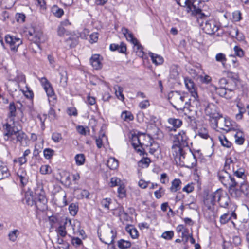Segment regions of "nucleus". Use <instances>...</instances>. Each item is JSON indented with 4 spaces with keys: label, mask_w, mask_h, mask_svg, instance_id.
<instances>
[{
    "label": "nucleus",
    "mask_w": 249,
    "mask_h": 249,
    "mask_svg": "<svg viewBox=\"0 0 249 249\" xmlns=\"http://www.w3.org/2000/svg\"><path fill=\"white\" fill-rule=\"evenodd\" d=\"M24 200L29 206H35L36 209L40 211H44L47 208V199L45 195V192L42 184H37L34 189V192L28 191L25 194Z\"/></svg>",
    "instance_id": "1"
},
{
    "label": "nucleus",
    "mask_w": 249,
    "mask_h": 249,
    "mask_svg": "<svg viewBox=\"0 0 249 249\" xmlns=\"http://www.w3.org/2000/svg\"><path fill=\"white\" fill-rule=\"evenodd\" d=\"M171 152L173 157L177 163L180 165L192 168L196 164V159L195 155L190 151L186 153L184 149L176 145H172Z\"/></svg>",
    "instance_id": "2"
},
{
    "label": "nucleus",
    "mask_w": 249,
    "mask_h": 249,
    "mask_svg": "<svg viewBox=\"0 0 249 249\" xmlns=\"http://www.w3.org/2000/svg\"><path fill=\"white\" fill-rule=\"evenodd\" d=\"M12 121V124L6 123L3 125L4 135L8 138L15 136L16 142H19L20 145L22 146H27L29 142L27 135L21 129H18L16 127L13 119Z\"/></svg>",
    "instance_id": "3"
},
{
    "label": "nucleus",
    "mask_w": 249,
    "mask_h": 249,
    "mask_svg": "<svg viewBox=\"0 0 249 249\" xmlns=\"http://www.w3.org/2000/svg\"><path fill=\"white\" fill-rule=\"evenodd\" d=\"M168 99L174 107L177 110H182L185 108L188 100L186 95L177 91L170 92L168 94Z\"/></svg>",
    "instance_id": "4"
},
{
    "label": "nucleus",
    "mask_w": 249,
    "mask_h": 249,
    "mask_svg": "<svg viewBox=\"0 0 249 249\" xmlns=\"http://www.w3.org/2000/svg\"><path fill=\"white\" fill-rule=\"evenodd\" d=\"M122 32L126 40L136 46V53L137 55L143 59L147 58L143 51L142 46L140 44L138 40L134 37L133 34L129 32L128 29L124 27L122 29Z\"/></svg>",
    "instance_id": "5"
},
{
    "label": "nucleus",
    "mask_w": 249,
    "mask_h": 249,
    "mask_svg": "<svg viewBox=\"0 0 249 249\" xmlns=\"http://www.w3.org/2000/svg\"><path fill=\"white\" fill-rule=\"evenodd\" d=\"M178 4L182 7H186L187 13L191 12L192 15L198 16V18H203L205 17L204 13H202L200 9L196 8L194 5L195 0H176Z\"/></svg>",
    "instance_id": "6"
},
{
    "label": "nucleus",
    "mask_w": 249,
    "mask_h": 249,
    "mask_svg": "<svg viewBox=\"0 0 249 249\" xmlns=\"http://www.w3.org/2000/svg\"><path fill=\"white\" fill-rule=\"evenodd\" d=\"M202 30L209 35L214 34L219 28V23L214 19H204L201 25Z\"/></svg>",
    "instance_id": "7"
},
{
    "label": "nucleus",
    "mask_w": 249,
    "mask_h": 249,
    "mask_svg": "<svg viewBox=\"0 0 249 249\" xmlns=\"http://www.w3.org/2000/svg\"><path fill=\"white\" fill-rule=\"evenodd\" d=\"M216 191L207 195L204 198V204L208 210L212 212V216L214 218L216 217L215 204L216 201Z\"/></svg>",
    "instance_id": "8"
},
{
    "label": "nucleus",
    "mask_w": 249,
    "mask_h": 249,
    "mask_svg": "<svg viewBox=\"0 0 249 249\" xmlns=\"http://www.w3.org/2000/svg\"><path fill=\"white\" fill-rule=\"evenodd\" d=\"M173 145H176L184 149L188 147V138L184 131H181L173 137Z\"/></svg>",
    "instance_id": "9"
},
{
    "label": "nucleus",
    "mask_w": 249,
    "mask_h": 249,
    "mask_svg": "<svg viewBox=\"0 0 249 249\" xmlns=\"http://www.w3.org/2000/svg\"><path fill=\"white\" fill-rule=\"evenodd\" d=\"M219 181L225 186H230L232 183V181L235 180L231 175V173L225 170L219 171L217 173Z\"/></svg>",
    "instance_id": "10"
},
{
    "label": "nucleus",
    "mask_w": 249,
    "mask_h": 249,
    "mask_svg": "<svg viewBox=\"0 0 249 249\" xmlns=\"http://www.w3.org/2000/svg\"><path fill=\"white\" fill-rule=\"evenodd\" d=\"M216 201L221 207L227 208L230 202V199L226 193L222 189H217L216 191Z\"/></svg>",
    "instance_id": "11"
},
{
    "label": "nucleus",
    "mask_w": 249,
    "mask_h": 249,
    "mask_svg": "<svg viewBox=\"0 0 249 249\" xmlns=\"http://www.w3.org/2000/svg\"><path fill=\"white\" fill-rule=\"evenodd\" d=\"M6 43L9 44L10 48L13 52H17L18 47L22 43V40L14 36L7 35L5 36Z\"/></svg>",
    "instance_id": "12"
},
{
    "label": "nucleus",
    "mask_w": 249,
    "mask_h": 249,
    "mask_svg": "<svg viewBox=\"0 0 249 249\" xmlns=\"http://www.w3.org/2000/svg\"><path fill=\"white\" fill-rule=\"evenodd\" d=\"M205 114L209 116L211 118L215 120V123L218 124L217 119L222 118V116L218 113L217 111L216 106L213 104L209 103L208 104L205 109Z\"/></svg>",
    "instance_id": "13"
},
{
    "label": "nucleus",
    "mask_w": 249,
    "mask_h": 249,
    "mask_svg": "<svg viewBox=\"0 0 249 249\" xmlns=\"http://www.w3.org/2000/svg\"><path fill=\"white\" fill-rule=\"evenodd\" d=\"M235 89V84L232 88L227 87L226 88H216V92L220 96L225 98L227 99H231L234 95V89Z\"/></svg>",
    "instance_id": "14"
},
{
    "label": "nucleus",
    "mask_w": 249,
    "mask_h": 249,
    "mask_svg": "<svg viewBox=\"0 0 249 249\" xmlns=\"http://www.w3.org/2000/svg\"><path fill=\"white\" fill-rule=\"evenodd\" d=\"M72 226L71 221L69 219H65L64 222L60 225L58 228L56 230L58 235L62 237H65L67 235L66 227L68 226Z\"/></svg>",
    "instance_id": "15"
},
{
    "label": "nucleus",
    "mask_w": 249,
    "mask_h": 249,
    "mask_svg": "<svg viewBox=\"0 0 249 249\" xmlns=\"http://www.w3.org/2000/svg\"><path fill=\"white\" fill-rule=\"evenodd\" d=\"M184 83L186 88L191 93L192 96L194 97V100H196L198 96L193 81L190 78H185Z\"/></svg>",
    "instance_id": "16"
},
{
    "label": "nucleus",
    "mask_w": 249,
    "mask_h": 249,
    "mask_svg": "<svg viewBox=\"0 0 249 249\" xmlns=\"http://www.w3.org/2000/svg\"><path fill=\"white\" fill-rule=\"evenodd\" d=\"M238 183L235 181H232V184L229 186V192L231 196L235 198L239 197L241 196L242 194L241 190L236 188V186L237 185Z\"/></svg>",
    "instance_id": "17"
},
{
    "label": "nucleus",
    "mask_w": 249,
    "mask_h": 249,
    "mask_svg": "<svg viewBox=\"0 0 249 249\" xmlns=\"http://www.w3.org/2000/svg\"><path fill=\"white\" fill-rule=\"evenodd\" d=\"M131 141L132 145L135 150L139 153L140 155H144V152L141 149V146L140 145L139 135H132Z\"/></svg>",
    "instance_id": "18"
},
{
    "label": "nucleus",
    "mask_w": 249,
    "mask_h": 249,
    "mask_svg": "<svg viewBox=\"0 0 249 249\" xmlns=\"http://www.w3.org/2000/svg\"><path fill=\"white\" fill-rule=\"evenodd\" d=\"M100 56L99 54H95L92 55L90 59V64L95 70L100 69L102 67Z\"/></svg>",
    "instance_id": "19"
},
{
    "label": "nucleus",
    "mask_w": 249,
    "mask_h": 249,
    "mask_svg": "<svg viewBox=\"0 0 249 249\" xmlns=\"http://www.w3.org/2000/svg\"><path fill=\"white\" fill-rule=\"evenodd\" d=\"M110 234V238L107 239V241H105L104 239L102 240V238H100V240L106 244H108V249H117L114 245L113 244L114 240L116 237V231L113 230H111V232L109 233Z\"/></svg>",
    "instance_id": "20"
},
{
    "label": "nucleus",
    "mask_w": 249,
    "mask_h": 249,
    "mask_svg": "<svg viewBox=\"0 0 249 249\" xmlns=\"http://www.w3.org/2000/svg\"><path fill=\"white\" fill-rule=\"evenodd\" d=\"M110 50L112 51H117L120 53H124L127 50L126 45L124 42H121L120 44H111L109 46Z\"/></svg>",
    "instance_id": "21"
},
{
    "label": "nucleus",
    "mask_w": 249,
    "mask_h": 249,
    "mask_svg": "<svg viewBox=\"0 0 249 249\" xmlns=\"http://www.w3.org/2000/svg\"><path fill=\"white\" fill-rule=\"evenodd\" d=\"M17 175L19 178L22 185H25L28 181V177L25 170L22 168H20L17 172Z\"/></svg>",
    "instance_id": "22"
},
{
    "label": "nucleus",
    "mask_w": 249,
    "mask_h": 249,
    "mask_svg": "<svg viewBox=\"0 0 249 249\" xmlns=\"http://www.w3.org/2000/svg\"><path fill=\"white\" fill-rule=\"evenodd\" d=\"M182 182L180 179L175 178L171 183V186L170 190L172 193H175L180 190L181 188Z\"/></svg>",
    "instance_id": "23"
},
{
    "label": "nucleus",
    "mask_w": 249,
    "mask_h": 249,
    "mask_svg": "<svg viewBox=\"0 0 249 249\" xmlns=\"http://www.w3.org/2000/svg\"><path fill=\"white\" fill-rule=\"evenodd\" d=\"M236 163H237L233 162L231 157L226 158L223 170H225L231 173L232 169H235L236 168V167H235Z\"/></svg>",
    "instance_id": "24"
},
{
    "label": "nucleus",
    "mask_w": 249,
    "mask_h": 249,
    "mask_svg": "<svg viewBox=\"0 0 249 249\" xmlns=\"http://www.w3.org/2000/svg\"><path fill=\"white\" fill-rule=\"evenodd\" d=\"M232 217L234 219L236 218V214L234 212L231 213H226L221 215L220 217V222L222 224L227 223Z\"/></svg>",
    "instance_id": "25"
},
{
    "label": "nucleus",
    "mask_w": 249,
    "mask_h": 249,
    "mask_svg": "<svg viewBox=\"0 0 249 249\" xmlns=\"http://www.w3.org/2000/svg\"><path fill=\"white\" fill-rule=\"evenodd\" d=\"M168 122L173 126V128L170 130L174 131H176V128L179 127L182 124L181 120L172 118H169Z\"/></svg>",
    "instance_id": "26"
},
{
    "label": "nucleus",
    "mask_w": 249,
    "mask_h": 249,
    "mask_svg": "<svg viewBox=\"0 0 249 249\" xmlns=\"http://www.w3.org/2000/svg\"><path fill=\"white\" fill-rule=\"evenodd\" d=\"M149 54L151 58L152 62L155 65H161L163 63L164 59L162 56L151 52Z\"/></svg>",
    "instance_id": "27"
},
{
    "label": "nucleus",
    "mask_w": 249,
    "mask_h": 249,
    "mask_svg": "<svg viewBox=\"0 0 249 249\" xmlns=\"http://www.w3.org/2000/svg\"><path fill=\"white\" fill-rule=\"evenodd\" d=\"M235 142L239 144L242 145L244 143L245 141L244 134L241 130L236 131L234 134Z\"/></svg>",
    "instance_id": "28"
},
{
    "label": "nucleus",
    "mask_w": 249,
    "mask_h": 249,
    "mask_svg": "<svg viewBox=\"0 0 249 249\" xmlns=\"http://www.w3.org/2000/svg\"><path fill=\"white\" fill-rule=\"evenodd\" d=\"M125 230L133 239H136L138 237V231L133 226L128 225L126 226Z\"/></svg>",
    "instance_id": "29"
},
{
    "label": "nucleus",
    "mask_w": 249,
    "mask_h": 249,
    "mask_svg": "<svg viewBox=\"0 0 249 249\" xmlns=\"http://www.w3.org/2000/svg\"><path fill=\"white\" fill-rule=\"evenodd\" d=\"M17 1V0H1L0 6L4 9H10Z\"/></svg>",
    "instance_id": "30"
},
{
    "label": "nucleus",
    "mask_w": 249,
    "mask_h": 249,
    "mask_svg": "<svg viewBox=\"0 0 249 249\" xmlns=\"http://www.w3.org/2000/svg\"><path fill=\"white\" fill-rule=\"evenodd\" d=\"M42 36V33L40 32H35V34L32 38H30L33 41L32 46L35 45L38 49H39V43L40 42V37Z\"/></svg>",
    "instance_id": "31"
},
{
    "label": "nucleus",
    "mask_w": 249,
    "mask_h": 249,
    "mask_svg": "<svg viewBox=\"0 0 249 249\" xmlns=\"http://www.w3.org/2000/svg\"><path fill=\"white\" fill-rule=\"evenodd\" d=\"M118 165V161L115 158L111 157L107 161V166L111 170L117 169Z\"/></svg>",
    "instance_id": "32"
},
{
    "label": "nucleus",
    "mask_w": 249,
    "mask_h": 249,
    "mask_svg": "<svg viewBox=\"0 0 249 249\" xmlns=\"http://www.w3.org/2000/svg\"><path fill=\"white\" fill-rule=\"evenodd\" d=\"M169 77L171 79L178 80V72L177 66L173 65L170 67Z\"/></svg>",
    "instance_id": "33"
},
{
    "label": "nucleus",
    "mask_w": 249,
    "mask_h": 249,
    "mask_svg": "<svg viewBox=\"0 0 249 249\" xmlns=\"http://www.w3.org/2000/svg\"><path fill=\"white\" fill-rule=\"evenodd\" d=\"M118 247L121 249H126L131 246L130 242L124 239H120L117 242Z\"/></svg>",
    "instance_id": "34"
},
{
    "label": "nucleus",
    "mask_w": 249,
    "mask_h": 249,
    "mask_svg": "<svg viewBox=\"0 0 249 249\" xmlns=\"http://www.w3.org/2000/svg\"><path fill=\"white\" fill-rule=\"evenodd\" d=\"M232 172L233 173V175L238 178L244 179L246 177L244 170L242 168L238 169L237 165L235 169H232Z\"/></svg>",
    "instance_id": "35"
},
{
    "label": "nucleus",
    "mask_w": 249,
    "mask_h": 249,
    "mask_svg": "<svg viewBox=\"0 0 249 249\" xmlns=\"http://www.w3.org/2000/svg\"><path fill=\"white\" fill-rule=\"evenodd\" d=\"M12 80L16 83L18 84L19 85H20V84L21 83L25 84L26 82L25 75L20 72H17L16 76Z\"/></svg>",
    "instance_id": "36"
},
{
    "label": "nucleus",
    "mask_w": 249,
    "mask_h": 249,
    "mask_svg": "<svg viewBox=\"0 0 249 249\" xmlns=\"http://www.w3.org/2000/svg\"><path fill=\"white\" fill-rule=\"evenodd\" d=\"M114 89L115 90V92L117 98L123 101L124 99V96L122 92L123 91V89L118 85H115L114 87Z\"/></svg>",
    "instance_id": "37"
},
{
    "label": "nucleus",
    "mask_w": 249,
    "mask_h": 249,
    "mask_svg": "<svg viewBox=\"0 0 249 249\" xmlns=\"http://www.w3.org/2000/svg\"><path fill=\"white\" fill-rule=\"evenodd\" d=\"M10 175V172L6 166L0 169V180L8 178Z\"/></svg>",
    "instance_id": "38"
},
{
    "label": "nucleus",
    "mask_w": 249,
    "mask_h": 249,
    "mask_svg": "<svg viewBox=\"0 0 249 249\" xmlns=\"http://www.w3.org/2000/svg\"><path fill=\"white\" fill-rule=\"evenodd\" d=\"M121 117V118L125 121H131L134 119L132 114L130 112L127 111H123L122 113Z\"/></svg>",
    "instance_id": "39"
},
{
    "label": "nucleus",
    "mask_w": 249,
    "mask_h": 249,
    "mask_svg": "<svg viewBox=\"0 0 249 249\" xmlns=\"http://www.w3.org/2000/svg\"><path fill=\"white\" fill-rule=\"evenodd\" d=\"M224 123L225 127L220 126L219 127V128L226 131V132L230 131V126H231V124L232 123V120H231L230 118H225L224 120Z\"/></svg>",
    "instance_id": "40"
},
{
    "label": "nucleus",
    "mask_w": 249,
    "mask_h": 249,
    "mask_svg": "<svg viewBox=\"0 0 249 249\" xmlns=\"http://www.w3.org/2000/svg\"><path fill=\"white\" fill-rule=\"evenodd\" d=\"M60 74L61 76L60 80V84L63 87H66L68 80L67 73L66 71H64L60 72Z\"/></svg>",
    "instance_id": "41"
},
{
    "label": "nucleus",
    "mask_w": 249,
    "mask_h": 249,
    "mask_svg": "<svg viewBox=\"0 0 249 249\" xmlns=\"http://www.w3.org/2000/svg\"><path fill=\"white\" fill-rule=\"evenodd\" d=\"M19 234V231L17 229H15L10 231L8 234L9 239L12 242L16 241L18 235Z\"/></svg>",
    "instance_id": "42"
},
{
    "label": "nucleus",
    "mask_w": 249,
    "mask_h": 249,
    "mask_svg": "<svg viewBox=\"0 0 249 249\" xmlns=\"http://www.w3.org/2000/svg\"><path fill=\"white\" fill-rule=\"evenodd\" d=\"M75 160L77 165H82L84 164L85 161L84 155L83 154H77L75 156Z\"/></svg>",
    "instance_id": "43"
},
{
    "label": "nucleus",
    "mask_w": 249,
    "mask_h": 249,
    "mask_svg": "<svg viewBox=\"0 0 249 249\" xmlns=\"http://www.w3.org/2000/svg\"><path fill=\"white\" fill-rule=\"evenodd\" d=\"M44 89L45 90L49 99L50 98H53V99L54 98V97L55 96V94L52 85H50L49 87L47 86L44 88Z\"/></svg>",
    "instance_id": "44"
},
{
    "label": "nucleus",
    "mask_w": 249,
    "mask_h": 249,
    "mask_svg": "<svg viewBox=\"0 0 249 249\" xmlns=\"http://www.w3.org/2000/svg\"><path fill=\"white\" fill-rule=\"evenodd\" d=\"M139 138L140 139V145L141 146V149L143 151V148L142 147L143 146H146L148 147L149 146L148 144L144 142V141L147 139H150L149 137L148 136H146L144 134H140L139 135Z\"/></svg>",
    "instance_id": "45"
},
{
    "label": "nucleus",
    "mask_w": 249,
    "mask_h": 249,
    "mask_svg": "<svg viewBox=\"0 0 249 249\" xmlns=\"http://www.w3.org/2000/svg\"><path fill=\"white\" fill-rule=\"evenodd\" d=\"M11 81L8 86V88L10 91L13 92L16 91L18 89H20V85L16 83L12 80Z\"/></svg>",
    "instance_id": "46"
},
{
    "label": "nucleus",
    "mask_w": 249,
    "mask_h": 249,
    "mask_svg": "<svg viewBox=\"0 0 249 249\" xmlns=\"http://www.w3.org/2000/svg\"><path fill=\"white\" fill-rule=\"evenodd\" d=\"M239 30L236 26H230L229 27L228 33L229 35L232 38H234L235 36H237Z\"/></svg>",
    "instance_id": "47"
},
{
    "label": "nucleus",
    "mask_w": 249,
    "mask_h": 249,
    "mask_svg": "<svg viewBox=\"0 0 249 249\" xmlns=\"http://www.w3.org/2000/svg\"><path fill=\"white\" fill-rule=\"evenodd\" d=\"M159 148V146L157 143L155 142H150L149 152L150 154L154 155L158 150Z\"/></svg>",
    "instance_id": "48"
},
{
    "label": "nucleus",
    "mask_w": 249,
    "mask_h": 249,
    "mask_svg": "<svg viewBox=\"0 0 249 249\" xmlns=\"http://www.w3.org/2000/svg\"><path fill=\"white\" fill-rule=\"evenodd\" d=\"M219 139L222 146L227 148H230L231 146V142L228 141L224 136L219 137Z\"/></svg>",
    "instance_id": "49"
},
{
    "label": "nucleus",
    "mask_w": 249,
    "mask_h": 249,
    "mask_svg": "<svg viewBox=\"0 0 249 249\" xmlns=\"http://www.w3.org/2000/svg\"><path fill=\"white\" fill-rule=\"evenodd\" d=\"M9 109L10 111L9 116L11 117H14L16 115V106L14 103H11L9 106ZM12 119L14 120V118H11L10 120L13 122Z\"/></svg>",
    "instance_id": "50"
},
{
    "label": "nucleus",
    "mask_w": 249,
    "mask_h": 249,
    "mask_svg": "<svg viewBox=\"0 0 249 249\" xmlns=\"http://www.w3.org/2000/svg\"><path fill=\"white\" fill-rule=\"evenodd\" d=\"M40 172L43 175L48 174L52 172V169L49 165H43L40 168Z\"/></svg>",
    "instance_id": "51"
},
{
    "label": "nucleus",
    "mask_w": 249,
    "mask_h": 249,
    "mask_svg": "<svg viewBox=\"0 0 249 249\" xmlns=\"http://www.w3.org/2000/svg\"><path fill=\"white\" fill-rule=\"evenodd\" d=\"M240 189L242 193L246 196L249 197V185L247 183H241Z\"/></svg>",
    "instance_id": "52"
},
{
    "label": "nucleus",
    "mask_w": 249,
    "mask_h": 249,
    "mask_svg": "<svg viewBox=\"0 0 249 249\" xmlns=\"http://www.w3.org/2000/svg\"><path fill=\"white\" fill-rule=\"evenodd\" d=\"M53 14L58 18H60L64 14L63 10L58 8L57 6H54L53 8Z\"/></svg>",
    "instance_id": "53"
},
{
    "label": "nucleus",
    "mask_w": 249,
    "mask_h": 249,
    "mask_svg": "<svg viewBox=\"0 0 249 249\" xmlns=\"http://www.w3.org/2000/svg\"><path fill=\"white\" fill-rule=\"evenodd\" d=\"M54 153V151L50 148H46L43 151L44 156L47 159H50Z\"/></svg>",
    "instance_id": "54"
},
{
    "label": "nucleus",
    "mask_w": 249,
    "mask_h": 249,
    "mask_svg": "<svg viewBox=\"0 0 249 249\" xmlns=\"http://www.w3.org/2000/svg\"><path fill=\"white\" fill-rule=\"evenodd\" d=\"M173 236L174 231H166L161 235V237L166 240H171L172 239Z\"/></svg>",
    "instance_id": "55"
},
{
    "label": "nucleus",
    "mask_w": 249,
    "mask_h": 249,
    "mask_svg": "<svg viewBox=\"0 0 249 249\" xmlns=\"http://www.w3.org/2000/svg\"><path fill=\"white\" fill-rule=\"evenodd\" d=\"M215 59L217 62H221L223 64L227 61L225 55L222 53H217L215 56Z\"/></svg>",
    "instance_id": "56"
},
{
    "label": "nucleus",
    "mask_w": 249,
    "mask_h": 249,
    "mask_svg": "<svg viewBox=\"0 0 249 249\" xmlns=\"http://www.w3.org/2000/svg\"><path fill=\"white\" fill-rule=\"evenodd\" d=\"M234 51L236 56L239 57H242L244 55V52L240 47L235 46L234 47Z\"/></svg>",
    "instance_id": "57"
},
{
    "label": "nucleus",
    "mask_w": 249,
    "mask_h": 249,
    "mask_svg": "<svg viewBox=\"0 0 249 249\" xmlns=\"http://www.w3.org/2000/svg\"><path fill=\"white\" fill-rule=\"evenodd\" d=\"M165 190L162 187H160L159 190L154 192L155 197L157 199L161 198L164 194Z\"/></svg>",
    "instance_id": "58"
},
{
    "label": "nucleus",
    "mask_w": 249,
    "mask_h": 249,
    "mask_svg": "<svg viewBox=\"0 0 249 249\" xmlns=\"http://www.w3.org/2000/svg\"><path fill=\"white\" fill-rule=\"evenodd\" d=\"M69 210L72 216H74L77 213L78 208L75 204L72 203L69 206Z\"/></svg>",
    "instance_id": "59"
},
{
    "label": "nucleus",
    "mask_w": 249,
    "mask_h": 249,
    "mask_svg": "<svg viewBox=\"0 0 249 249\" xmlns=\"http://www.w3.org/2000/svg\"><path fill=\"white\" fill-rule=\"evenodd\" d=\"M232 18L234 21H239L241 18V13L240 11H235L232 13Z\"/></svg>",
    "instance_id": "60"
},
{
    "label": "nucleus",
    "mask_w": 249,
    "mask_h": 249,
    "mask_svg": "<svg viewBox=\"0 0 249 249\" xmlns=\"http://www.w3.org/2000/svg\"><path fill=\"white\" fill-rule=\"evenodd\" d=\"M57 34L59 36H62L64 35H68L69 33L62 26L60 25L57 28Z\"/></svg>",
    "instance_id": "61"
},
{
    "label": "nucleus",
    "mask_w": 249,
    "mask_h": 249,
    "mask_svg": "<svg viewBox=\"0 0 249 249\" xmlns=\"http://www.w3.org/2000/svg\"><path fill=\"white\" fill-rule=\"evenodd\" d=\"M38 79L40 82L42 86L43 87V89L47 86L49 87L51 85L50 82L45 77L42 78H38Z\"/></svg>",
    "instance_id": "62"
},
{
    "label": "nucleus",
    "mask_w": 249,
    "mask_h": 249,
    "mask_svg": "<svg viewBox=\"0 0 249 249\" xmlns=\"http://www.w3.org/2000/svg\"><path fill=\"white\" fill-rule=\"evenodd\" d=\"M194 190V186L193 183H189L185 185L182 189L183 192L187 193H190L193 191Z\"/></svg>",
    "instance_id": "63"
},
{
    "label": "nucleus",
    "mask_w": 249,
    "mask_h": 249,
    "mask_svg": "<svg viewBox=\"0 0 249 249\" xmlns=\"http://www.w3.org/2000/svg\"><path fill=\"white\" fill-rule=\"evenodd\" d=\"M71 243L75 247H79L83 244V242L80 238L73 237L71 238Z\"/></svg>",
    "instance_id": "64"
}]
</instances>
